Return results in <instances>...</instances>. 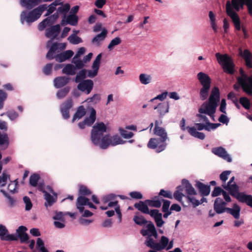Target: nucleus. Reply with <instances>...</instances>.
Instances as JSON below:
<instances>
[{"mask_svg":"<svg viewBox=\"0 0 252 252\" xmlns=\"http://www.w3.org/2000/svg\"><path fill=\"white\" fill-rule=\"evenodd\" d=\"M107 126L103 122L95 123L93 126L91 133L92 143L100 149H106L110 145V136L104 134Z\"/></svg>","mask_w":252,"mask_h":252,"instance_id":"nucleus-1","label":"nucleus"},{"mask_svg":"<svg viewBox=\"0 0 252 252\" xmlns=\"http://www.w3.org/2000/svg\"><path fill=\"white\" fill-rule=\"evenodd\" d=\"M220 93L219 89L215 87L212 90L209 98V103L203 104L201 107L198 109L199 113H205L210 116H213L216 112L217 103L220 101Z\"/></svg>","mask_w":252,"mask_h":252,"instance_id":"nucleus-2","label":"nucleus"},{"mask_svg":"<svg viewBox=\"0 0 252 252\" xmlns=\"http://www.w3.org/2000/svg\"><path fill=\"white\" fill-rule=\"evenodd\" d=\"M47 5L46 4H42L37 7L28 11H23L20 15V21L22 24L25 22L30 25L32 23L37 20L41 16L43 12L46 10Z\"/></svg>","mask_w":252,"mask_h":252,"instance_id":"nucleus-3","label":"nucleus"},{"mask_svg":"<svg viewBox=\"0 0 252 252\" xmlns=\"http://www.w3.org/2000/svg\"><path fill=\"white\" fill-rule=\"evenodd\" d=\"M134 222L139 225L142 226L147 224V229H142L140 233L143 236H154L156 239L158 237V233L154 223L151 221L147 220L143 216H134L133 219Z\"/></svg>","mask_w":252,"mask_h":252,"instance_id":"nucleus-4","label":"nucleus"},{"mask_svg":"<svg viewBox=\"0 0 252 252\" xmlns=\"http://www.w3.org/2000/svg\"><path fill=\"white\" fill-rule=\"evenodd\" d=\"M197 78L202 86L199 92L200 98L202 100H204L209 94L211 88V79L208 74L203 72H200L197 74Z\"/></svg>","mask_w":252,"mask_h":252,"instance_id":"nucleus-5","label":"nucleus"},{"mask_svg":"<svg viewBox=\"0 0 252 252\" xmlns=\"http://www.w3.org/2000/svg\"><path fill=\"white\" fill-rule=\"evenodd\" d=\"M216 57L224 72L231 75L234 73L235 64L232 59L227 54L221 55L217 53L216 54Z\"/></svg>","mask_w":252,"mask_h":252,"instance_id":"nucleus-6","label":"nucleus"},{"mask_svg":"<svg viewBox=\"0 0 252 252\" xmlns=\"http://www.w3.org/2000/svg\"><path fill=\"white\" fill-rule=\"evenodd\" d=\"M241 77L237 78V81L243 91L248 95H252V77L247 76L242 68L240 69Z\"/></svg>","mask_w":252,"mask_h":252,"instance_id":"nucleus-7","label":"nucleus"},{"mask_svg":"<svg viewBox=\"0 0 252 252\" xmlns=\"http://www.w3.org/2000/svg\"><path fill=\"white\" fill-rule=\"evenodd\" d=\"M168 243L169 239L164 236L161 237L159 243L156 242L155 240L151 238V236H148L146 238L145 244L147 247L154 250L160 251L166 248Z\"/></svg>","mask_w":252,"mask_h":252,"instance_id":"nucleus-8","label":"nucleus"},{"mask_svg":"<svg viewBox=\"0 0 252 252\" xmlns=\"http://www.w3.org/2000/svg\"><path fill=\"white\" fill-rule=\"evenodd\" d=\"M166 145L165 141L158 138H152L149 140L147 147L149 149H155L157 153H160L165 149Z\"/></svg>","mask_w":252,"mask_h":252,"instance_id":"nucleus-9","label":"nucleus"},{"mask_svg":"<svg viewBox=\"0 0 252 252\" xmlns=\"http://www.w3.org/2000/svg\"><path fill=\"white\" fill-rule=\"evenodd\" d=\"M226 12L227 14L232 19L235 29L238 31H240L241 29L240 18L238 15L233 9L229 1H227L226 4Z\"/></svg>","mask_w":252,"mask_h":252,"instance_id":"nucleus-10","label":"nucleus"},{"mask_svg":"<svg viewBox=\"0 0 252 252\" xmlns=\"http://www.w3.org/2000/svg\"><path fill=\"white\" fill-rule=\"evenodd\" d=\"M66 46V44L65 43H53L50 47L48 52H47L46 55V58L49 60H53V57L51 56H52V54L55 53L56 51H57L58 49H60V50H63L65 49Z\"/></svg>","mask_w":252,"mask_h":252,"instance_id":"nucleus-11","label":"nucleus"},{"mask_svg":"<svg viewBox=\"0 0 252 252\" xmlns=\"http://www.w3.org/2000/svg\"><path fill=\"white\" fill-rule=\"evenodd\" d=\"M222 187L223 189L227 190L229 194L233 197L237 199L239 194L242 193V192H239V187L234 182L233 184L230 185H226V184H222Z\"/></svg>","mask_w":252,"mask_h":252,"instance_id":"nucleus-12","label":"nucleus"},{"mask_svg":"<svg viewBox=\"0 0 252 252\" xmlns=\"http://www.w3.org/2000/svg\"><path fill=\"white\" fill-rule=\"evenodd\" d=\"M61 31V27L59 24L51 26L46 29L45 34L47 38L54 40L57 38Z\"/></svg>","mask_w":252,"mask_h":252,"instance_id":"nucleus-13","label":"nucleus"},{"mask_svg":"<svg viewBox=\"0 0 252 252\" xmlns=\"http://www.w3.org/2000/svg\"><path fill=\"white\" fill-rule=\"evenodd\" d=\"M0 238L1 240L6 241H12L17 239L15 235L9 234L8 229L2 224H0Z\"/></svg>","mask_w":252,"mask_h":252,"instance_id":"nucleus-14","label":"nucleus"},{"mask_svg":"<svg viewBox=\"0 0 252 252\" xmlns=\"http://www.w3.org/2000/svg\"><path fill=\"white\" fill-rule=\"evenodd\" d=\"M212 152L215 155L222 158L228 162H230L232 161L230 156L227 154L225 149L222 147L213 148L212 149Z\"/></svg>","mask_w":252,"mask_h":252,"instance_id":"nucleus-15","label":"nucleus"},{"mask_svg":"<svg viewBox=\"0 0 252 252\" xmlns=\"http://www.w3.org/2000/svg\"><path fill=\"white\" fill-rule=\"evenodd\" d=\"M73 54L74 53L72 51L69 50L57 55H55V53H52V56L53 57V59H55L57 62L62 63L71 58Z\"/></svg>","mask_w":252,"mask_h":252,"instance_id":"nucleus-16","label":"nucleus"},{"mask_svg":"<svg viewBox=\"0 0 252 252\" xmlns=\"http://www.w3.org/2000/svg\"><path fill=\"white\" fill-rule=\"evenodd\" d=\"M93 86V81L88 79L80 82L77 86V88L80 91L86 92L87 94H89L92 91Z\"/></svg>","mask_w":252,"mask_h":252,"instance_id":"nucleus-17","label":"nucleus"},{"mask_svg":"<svg viewBox=\"0 0 252 252\" xmlns=\"http://www.w3.org/2000/svg\"><path fill=\"white\" fill-rule=\"evenodd\" d=\"M102 57V54L100 53L98 54L95 59L94 60L92 66L93 70H90L88 71V76L89 77L93 78L95 77L98 72V70L99 67V64L100 62V60Z\"/></svg>","mask_w":252,"mask_h":252,"instance_id":"nucleus-18","label":"nucleus"},{"mask_svg":"<svg viewBox=\"0 0 252 252\" xmlns=\"http://www.w3.org/2000/svg\"><path fill=\"white\" fill-rule=\"evenodd\" d=\"M226 203L220 197H218L216 199L214 204V210L217 214H221L225 211H226V208L225 205Z\"/></svg>","mask_w":252,"mask_h":252,"instance_id":"nucleus-19","label":"nucleus"},{"mask_svg":"<svg viewBox=\"0 0 252 252\" xmlns=\"http://www.w3.org/2000/svg\"><path fill=\"white\" fill-rule=\"evenodd\" d=\"M195 187L202 196H207L210 194L211 189L209 185H206L200 181H197Z\"/></svg>","mask_w":252,"mask_h":252,"instance_id":"nucleus-20","label":"nucleus"},{"mask_svg":"<svg viewBox=\"0 0 252 252\" xmlns=\"http://www.w3.org/2000/svg\"><path fill=\"white\" fill-rule=\"evenodd\" d=\"M115 197L116 195L111 193V208H114L115 211L118 216V222L120 223L122 221V215L118 201L114 200Z\"/></svg>","mask_w":252,"mask_h":252,"instance_id":"nucleus-21","label":"nucleus"},{"mask_svg":"<svg viewBox=\"0 0 252 252\" xmlns=\"http://www.w3.org/2000/svg\"><path fill=\"white\" fill-rule=\"evenodd\" d=\"M70 78L66 76H60L55 78L54 80V86L56 88H61L65 86L69 82Z\"/></svg>","mask_w":252,"mask_h":252,"instance_id":"nucleus-22","label":"nucleus"},{"mask_svg":"<svg viewBox=\"0 0 252 252\" xmlns=\"http://www.w3.org/2000/svg\"><path fill=\"white\" fill-rule=\"evenodd\" d=\"M41 2V0H20V4L27 9H32Z\"/></svg>","mask_w":252,"mask_h":252,"instance_id":"nucleus-23","label":"nucleus"},{"mask_svg":"<svg viewBox=\"0 0 252 252\" xmlns=\"http://www.w3.org/2000/svg\"><path fill=\"white\" fill-rule=\"evenodd\" d=\"M155 110L158 109L159 117L162 118L169 110L168 102L159 103L157 106L154 107Z\"/></svg>","mask_w":252,"mask_h":252,"instance_id":"nucleus-24","label":"nucleus"},{"mask_svg":"<svg viewBox=\"0 0 252 252\" xmlns=\"http://www.w3.org/2000/svg\"><path fill=\"white\" fill-rule=\"evenodd\" d=\"M183 186L186 189L187 195H196L197 192L195 191L191 184L187 179H183L182 181Z\"/></svg>","mask_w":252,"mask_h":252,"instance_id":"nucleus-25","label":"nucleus"},{"mask_svg":"<svg viewBox=\"0 0 252 252\" xmlns=\"http://www.w3.org/2000/svg\"><path fill=\"white\" fill-rule=\"evenodd\" d=\"M237 200L241 203H246L248 206L252 208V195L246 194L244 192H243L239 194Z\"/></svg>","mask_w":252,"mask_h":252,"instance_id":"nucleus-26","label":"nucleus"},{"mask_svg":"<svg viewBox=\"0 0 252 252\" xmlns=\"http://www.w3.org/2000/svg\"><path fill=\"white\" fill-rule=\"evenodd\" d=\"M226 212L231 214L235 219H238L240 218L241 207L237 204H234L233 208H226Z\"/></svg>","mask_w":252,"mask_h":252,"instance_id":"nucleus-27","label":"nucleus"},{"mask_svg":"<svg viewBox=\"0 0 252 252\" xmlns=\"http://www.w3.org/2000/svg\"><path fill=\"white\" fill-rule=\"evenodd\" d=\"M47 189L49 191L57 195V194L54 192V190L51 187L48 186ZM44 199L47 202L48 205L51 206L56 201L57 196H56V198H55L50 193L45 192L44 193Z\"/></svg>","mask_w":252,"mask_h":252,"instance_id":"nucleus-28","label":"nucleus"},{"mask_svg":"<svg viewBox=\"0 0 252 252\" xmlns=\"http://www.w3.org/2000/svg\"><path fill=\"white\" fill-rule=\"evenodd\" d=\"M241 56L244 59L246 66L249 68H252V54L247 49L244 50L243 53H241Z\"/></svg>","mask_w":252,"mask_h":252,"instance_id":"nucleus-29","label":"nucleus"},{"mask_svg":"<svg viewBox=\"0 0 252 252\" xmlns=\"http://www.w3.org/2000/svg\"><path fill=\"white\" fill-rule=\"evenodd\" d=\"M88 201L89 199L85 196H79L77 198L76 205L80 213L83 212L84 209V206L87 205Z\"/></svg>","mask_w":252,"mask_h":252,"instance_id":"nucleus-30","label":"nucleus"},{"mask_svg":"<svg viewBox=\"0 0 252 252\" xmlns=\"http://www.w3.org/2000/svg\"><path fill=\"white\" fill-rule=\"evenodd\" d=\"M148 205V204L147 202H145V200L144 201H140L138 203H135L134 204V207L141 212L147 214L149 213Z\"/></svg>","mask_w":252,"mask_h":252,"instance_id":"nucleus-31","label":"nucleus"},{"mask_svg":"<svg viewBox=\"0 0 252 252\" xmlns=\"http://www.w3.org/2000/svg\"><path fill=\"white\" fill-rule=\"evenodd\" d=\"M188 132L192 136L197 138L201 140H203L205 137V135L204 133L198 132L194 126L189 127L187 126Z\"/></svg>","mask_w":252,"mask_h":252,"instance_id":"nucleus-32","label":"nucleus"},{"mask_svg":"<svg viewBox=\"0 0 252 252\" xmlns=\"http://www.w3.org/2000/svg\"><path fill=\"white\" fill-rule=\"evenodd\" d=\"M54 21L48 16L44 19L42 22L39 23L38 25V29L39 31H43L47 26H50L54 24Z\"/></svg>","mask_w":252,"mask_h":252,"instance_id":"nucleus-33","label":"nucleus"},{"mask_svg":"<svg viewBox=\"0 0 252 252\" xmlns=\"http://www.w3.org/2000/svg\"><path fill=\"white\" fill-rule=\"evenodd\" d=\"M154 133L159 136L162 141H166L167 139V133L165 129L162 127H157L154 128Z\"/></svg>","mask_w":252,"mask_h":252,"instance_id":"nucleus-34","label":"nucleus"},{"mask_svg":"<svg viewBox=\"0 0 252 252\" xmlns=\"http://www.w3.org/2000/svg\"><path fill=\"white\" fill-rule=\"evenodd\" d=\"M107 34V31L103 29L100 33L96 35L94 37L92 40L93 43L96 44L97 45H99L100 42L103 41L106 37Z\"/></svg>","mask_w":252,"mask_h":252,"instance_id":"nucleus-35","label":"nucleus"},{"mask_svg":"<svg viewBox=\"0 0 252 252\" xmlns=\"http://www.w3.org/2000/svg\"><path fill=\"white\" fill-rule=\"evenodd\" d=\"M70 6L68 3L62 4L61 6L59 7L57 9V12L59 15H62L64 19H65L66 14L69 10Z\"/></svg>","mask_w":252,"mask_h":252,"instance_id":"nucleus-36","label":"nucleus"},{"mask_svg":"<svg viewBox=\"0 0 252 252\" xmlns=\"http://www.w3.org/2000/svg\"><path fill=\"white\" fill-rule=\"evenodd\" d=\"M9 140L8 134L6 133H2L0 131V146H2L4 149L8 147L9 144Z\"/></svg>","mask_w":252,"mask_h":252,"instance_id":"nucleus-37","label":"nucleus"},{"mask_svg":"<svg viewBox=\"0 0 252 252\" xmlns=\"http://www.w3.org/2000/svg\"><path fill=\"white\" fill-rule=\"evenodd\" d=\"M86 114V110L84 106L81 105L80 106L76 113L74 114L73 119L72 122L73 123L76 119H79L82 118Z\"/></svg>","mask_w":252,"mask_h":252,"instance_id":"nucleus-38","label":"nucleus"},{"mask_svg":"<svg viewBox=\"0 0 252 252\" xmlns=\"http://www.w3.org/2000/svg\"><path fill=\"white\" fill-rule=\"evenodd\" d=\"M96 119V111L93 108H91V114L89 117L86 118L84 120L88 126L92 125Z\"/></svg>","mask_w":252,"mask_h":252,"instance_id":"nucleus-39","label":"nucleus"},{"mask_svg":"<svg viewBox=\"0 0 252 252\" xmlns=\"http://www.w3.org/2000/svg\"><path fill=\"white\" fill-rule=\"evenodd\" d=\"M66 23L71 26H75L78 24V17L76 15L69 14L66 16Z\"/></svg>","mask_w":252,"mask_h":252,"instance_id":"nucleus-40","label":"nucleus"},{"mask_svg":"<svg viewBox=\"0 0 252 252\" xmlns=\"http://www.w3.org/2000/svg\"><path fill=\"white\" fill-rule=\"evenodd\" d=\"M40 177L39 174L34 173L31 175L29 180V184L31 186L36 187L38 183L40 181Z\"/></svg>","mask_w":252,"mask_h":252,"instance_id":"nucleus-41","label":"nucleus"},{"mask_svg":"<svg viewBox=\"0 0 252 252\" xmlns=\"http://www.w3.org/2000/svg\"><path fill=\"white\" fill-rule=\"evenodd\" d=\"M62 72L67 75H73L76 74L75 67L72 64H67L63 69Z\"/></svg>","mask_w":252,"mask_h":252,"instance_id":"nucleus-42","label":"nucleus"},{"mask_svg":"<svg viewBox=\"0 0 252 252\" xmlns=\"http://www.w3.org/2000/svg\"><path fill=\"white\" fill-rule=\"evenodd\" d=\"M152 77L151 75L142 73L139 75V80L141 84L147 85L152 82Z\"/></svg>","mask_w":252,"mask_h":252,"instance_id":"nucleus-43","label":"nucleus"},{"mask_svg":"<svg viewBox=\"0 0 252 252\" xmlns=\"http://www.w3.org/2000/svg\"><path fill=\"white\" fill-rule=\"evenodd\" d=\"M69 43L72 44L76 45L82 42V39L80 37L76 35V34H72L67 38Z\"/></svg>","mask_w":252,"mask_h":252,"instance_id":"nucleus-44","label":"nucleus"},{"mask_svg":"<svg viewBox=\"0 0 252 252\" xmlns=\"http://www.w3.org/2000/svg\"><path fill=\"white\" fill-rule=\"evenodd\" d=\"M87 70L85 69H83L80 71L77 74L75 77V82L76 83H80L86 77Z\"/></svg>","mask_w":252,"mask_h":252,"instance_id":"nucleus-45","label":"nucleus"},{"mask_svg":"<svg viewBox=\"0 0 252 252\" xmlns=\"http://www.w3.org/2000/svg\"><path fill=\"white\" fill-rule=\"evenodd\" d=\"M92 191L87 187L84 185H80L79 189V194L80 196H85L90 195Z\"/></svg>","mask_w":252,"mask_h":252,"instance_id":"nucleus-46","label":"nucleus"},{"mask_svg":"<svg viewBox=\"0 0 252 252\" xmlns=\"http://www.w3.org/2000/svg\"><path fill=\"white\" fill-rule=\"evenodd\" d=\"M70 88L66 87L62 89L59 90L57 93V96L59 98H63L64 97L69 93Z\"/></svg>","mask_w":252,"mask_h":252,"instance_id":"nucleus-47","label":"nucleus"},{"mask_svg":"<svg viewBox=\"0 0 252 252\" xmlns=\"http://www.w3.org/2000/svg\"><path fill=\"white\" fill-rule=\"evenodd\" d=\"M126 143L125 141H123L121 138L118 135H114L111 137V146H114L119 144H123Z\"/></svg>","mask_w":252,"mask_h":252,"instance_id":"nucleus-48","label":"nucleus"},{"mask_svg":"<svg viewBox=\"0 0 252 252\" xmlns=\"http://www.w3.org/2000/svg\"><path fill=\"white\" fill-rule=\"evenodd\" d=\"M145 202H147L148 205L151 207L159 208L161 205V202L159 200L147 199L145 200Z\"/></svg>","mask_w":252,"mask_h":252,"instance_id":"nucleus-49","label":"nucleus"},{"mask_svg":"<svg viewBox=\"0 0 252 252\" xmlns=\"http://www.w3.org/2000/svg\"><path fill=\"white\" fill-rule=\"evenodd\" d=\"M15 237L17 239L14 241H17L19 239L21 244L28 243L29 242V236L27 233L20 234L18 236L15 235Z\"/></svg>","mask_w":252,"mask_h":252,"instance_id":"nucleus-50","label":"nucleus"},{"mask_svg":"<svg viewBox=\"0 0 252 252\" xmlns=\"http://www.w3.org/2000/svg\"><path fill=\"white\" fill-rule=\"evenodd\" d=\"M36 247L41 251V252H49L44 247V242L40 238H38L37 239Z\"/></svg>","mask_w":252,"mask_h":252,"instance_id":"nucleus-51","label":"nucleus"},{"mask_svg":"<svg viewBox=\"0 0 252 252\" xmlns=\"http://www.w3.org/2000/svg\"><path fill=\"white\" fill-rule=\"evenodd\" d=\"M240 103L246 109H249L251 106V102L249 99L246 97H242L240 98Z\"/></svg>","mask_w":252,"mask_h":252,"instance_id":"nucleus-52","label":"nucleus"},{"mask_svg":"<svg viewBox=\"0 0 252 252\" xmlns=\"http://www.w3.org/2000/svg\"><path fill=\"white\" fill-rule=\"evenodd\" d=\"M241 7H243L244 4H246L248 7L249 13H252V0H239Z\"/></svg>","mask_w":252,"mask_h":252,"instance_id":"nucleus-53","label":"nucleus"},{"mask_svg":"<svg viewBox=\"0 0 252 252\" xmlns=\"http://www.w3.org/2000/svg\"><path fill=\"white\" fill-rule=\"evenodd\" d=\"M72 100L71 98H69L67 99L65 102H64L62 104L61 107V109L69 110L72 107Z\"/></svg>","mask_w":252,"mask_h":252,"instance_id":"nucleus-54","label":"nucleus"},{"mask_svg":"<svg viewBox=\"0 0 252 252\" xmlns=\"http://www.w3.org/2000/svg\"><path fill=\"white\" fill-rule=\"evenodd\" d=\"M8 179H10V176L3 172L2 175L0 176V186L4 187L7 183Z\"/></svg>","mask_w":252,"mask_h":252,"instance_id":"nucleus-55","label":"nucleus"},{"mask_svg":"<svg viewBox=\"0 0 252 252\" xmlns=\"http://www.w3.org/2000/svg\"><path fill=\"white\" fill-rule=\"evenodd\" d=\"M119 131L121 135L124 138L128 139L133 136V133L132 132L128 131L123 128H120Z\"/></svg>","mask_w":252,"mask_h":252,"instance_id":"nucleus-56","label":"nucleus"},{"mask_svg":"<svg viewBox=\"0 0 252 252\" xmlns=\"http://www.w3.org/2000/svg\"><path fill=\"white\" fill-rule=\"evenodd\" d=\"M191 195H186V198H187V201L189 203H191L192 205V206L194 208L199 206L200 205V203H199V200L196 199L194 197L190 196Z\"/></svg>","mask_w":252,"mask_h":252,"instance_id":"nucleus-57","label":"nucleus"},{"mask_svg":"<svg viewBox=\"0 0 252 252\" xmlns=\"http://www.w3.org/2000/svg\"><path fill=\"white\" fill-rule=\"evenodd\" d=\"M158 195L169 199L173 198L172 193L170 190H165L163 189H160L158 193Z\"/></svg>","mask_w":252,"mask_h":252,"instance_id":"nucleus-58","label":"nucleus"},{"mask_svg":"<svg viewBox=\"0 0 252 252\" xmlns=\"http://www.w3.org/2000/svg\"><path fill=\"white\" fill-rule=\"evenodd\" d=\"M231 173L230 171L226 170L223 171L220 175V180L222 182V184H226L225 182L228 178V176Z\"/></svg>","mask_w":252,"mask_h":252,"instance_id":"nucleus-59","label":"nucleus"},{"mask_svg":"<svg viewBox=\"0 0 252 252\" xmlns=\"http://www.w3.org/2000/svg\"><path fill=\"white\" fill-rule=\"evenodd\" d=\"M23 201L26 205L25 209L27 211L30 210L32 207V204L31 202V200L30 198L28 196H24L23 197Z\"/></svg>","mask_w":252,"mask_h":252,"instance_id":"nucleus-60","label":"nucleus"},{"mask_svg":"<svg viewBox=\"0 0 252 252\" xmlns=\"http://www.w3.org/2000/svg\"><path fill=\"white\" fill-rule=\"evenodd\" d=\"M161 201L163 202V205L162 207V212H167L170 211L169 210V206L171 203V202L169 200H165L162 199Z\"/></svg>","mask_w":252,"mask_h":252,"instance_id":"nucleus-61","label":"nucleus"},{"mask_svg":"<svg viewBox=\"0 0 252 252\" xmlns=\"http://www.w3.org/2000/svg\"><path fill=\"white\" fill-rule=\"evenodd\" d=\"M223 191H224V190H223L220 187H216L212 191L211 195L212 197L218 196L221 193H222Z\"/></svg>","mask_w":252,"mask_h":252,"instance_id":"nucleus-62","label":"nucleus"},{"mask_svg":"<svg viewBox=\"0 0 252 252\" xmlns=\"http://www.w3.org/2000/svg\"><path fill=\"white\" fill-rule=\"evenodd\" d=\"M100 99V95L98 94H95L92 97L88 98L87 99V101L88 102H93L94 103H96L98 102H99Z\"/></svg>","mask_w":252,"mask_h":252,"instance_id":"nucleus-63","label":"nucleus"},{"mask_svg":"<svg viewBox=\"0 0 252 252\" xmlns=\"http://www.w3.org/2000/svg\"><path fill=\"white\" fill-rule=\"evenodd\" d=\"M52 63H47L45 65L43 69V73L46 75H50L52 71Z\"/></svg>","mask_w":252,"mask_h":252,"instance_id":"nucleus-64","label":"nucleus"}]
</instances>
